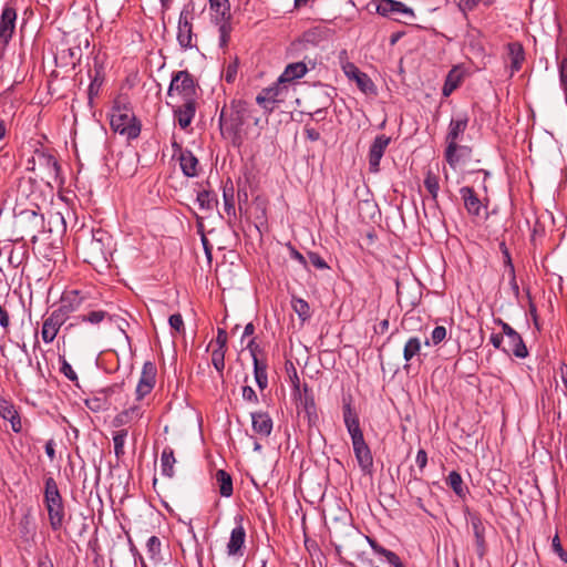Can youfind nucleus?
<instances>
[{
    "label": "nucleus",
    "instance_id": "1",
    "mask_svg": "<svg viewBox=\"0 0 567 567\" xmlns=\"http://www.w3.org/2000/svg\"><path fill=\"white\" fill-rule=\"evenodd\" d=\"M249 117V106L245 101L234 100L224 106L219 115L221 135L228 138L234 147L240 148L246 138L244 125Z\"/></svg>",
    "mask_w": 567,
    "mask_h": 567
},
{
    "label": "nucleus",
    "instance_id": "2",
    "mask_svg": "<svg viewBox=\"0 0 567 567\" xmlns=\"http://www.w3.org/2000/svg\"><path fill=\"white\" fill-rule=\"evenodd\" d=\"M78 252L84 262L94 268L107 267L113 254V238L102 228L92 229L90 237L83 239L78 246Z\"/></svg>",
    "mask_w": 567,
    "mask_h": 567
},
{
    "label": "nucleus",
    "instance_id": "3",
    "mask_svg": "<svg viewBox=\"0 0 567 567\" xmlns=\"http://www.w3.org/2000/svg\"><path fill=\"white\" fill-rule=\"evenodd\" d=\"M110 126L114 133L125 136L128 141L140 136L142 124L136 117L127 96H117L110 112Z\"/></svg>",
    "mask_w": 567,
    "mask_h": 567
},
{
    "label": "nucleus",
    "instance_id": "4",
    "mask_svg": "<svg viewBox=\"0 0 567 567\" xmlns=\"http://www.w3.org/2000/svg\"><path fill=\"white\" fill-rule=\"evenodd\" d=\"M43 503L48 512L51 529L53 532L61 530L65 522L66 511L58 483L52 476H48L44 480Z\"/></svg>",
    "mask_w": 567,
    "mask_h": 567
},
{
    "label": "nucleus",
    "instance_id": "5",
    "mask_svg": "<svg viewBox=\"0 0 567 567\" xmlns=\"http://www.w3.org/2000/svg\"><path fill=\"white\" fill-rule=\"evenodd\" d=\"M195 4L192 0L185 3L179 12L176 40L182 51L198 49L197 34L194 32Z\"/></svg>",
    "mask_w": 567,
    "mask_h": 567
},
{
    "label": "nucleus",
    "instance_id": "6",
    "mask_svg": "<svg viewBox=\"0 0 567 567\" xmlns=\"http://www.w3.org/2000/svg\"><path fill=\"white\" fill-rule=\"evenodd\" d=\"M38 203L31 208L21 209L14 213V226L22 234L21 238L30 237L35 240L44 228V217L39 212Z\"/></svg>",
    "mask_w": 567,
    "mask_h": 567
},
{
    "label": "nucleus",
    "instance_id": "7",
    "mask_svg": "<svg viewBox=\"0 0 567 567\" xmlns=\"http://www.w3.org/2000/svg\"><path fill=\"white\" fill-rule=\"evenodd\" d=\"M464 513L466 520L472 528L476 555L480 559H483L488 550L486 542V523L476 511L466 508Z\"/></svg>",
    "mask_w": 567,
    "mask_h": 567
},
{
    "label": "nucleus",
    "instance_id": "8",
    "mask_svg": "<svg viewBox=\"0 0 567 567\" xmlns=\"http://www.w3.org/2000/svg\"><path fill=\"white\" fill-rule=\"evenodd\" d=\"M196 89L197 84L194 76L187 70H183L173 73L167 94L172 95L176 91L185 101L187 99H195Z\"/></svg>",
    "mask_w": 567,
    "mask_h": 567
},
{
    "label": "nucleus",
    "instance_id": "9",
    "mask_svg": "<svg viewBox=\"0 0 567 567\" xmlns=\"http://www.w3.org/2000/svg\"><path fill=\"white\" fill-rule=\"evenodd\" d=\"M342 416L346 429L351 437V442L357 443L364 440L362 429L360 426L359 414L352 405V399H343L342 401Z\"/></svg>",
    "mask_w": 567,
    "mask_h": 567
},
{
    "label": "nucleus",
    "instance_id": "10",
    "mask_svg": "<svg viewBox=\"0 0 567 567\" xmlns=\"http://www.w3.org/2000/svg\"><path fill=\"white\" fill-rule=\"evenodd\" d=\"M495 323L502 328L503 334L507 337L509 348H503L502 350L507 354L513 353L515 357L520 359L526 358L528 355V350L522 336L501 318L495 319Z\"/></svg>",
    "mask_w": 567,
    "mask_h": 567
},
{
    "label": "nucleus",
    "instance_id": "11",
    "mask_svg": "<svg viewBox=\"0 0 567 567\" xmlns=\"http://www.w3.org/2000/svg\"><path fill=\"white\" fill-rule=\"evenodd\" d=\"M468 115L460 113L456 117H452L449 124L447 134L445 136L449 157H453L455 143H458L468 126Z\"/></svg>",
    "mask_w": 567,
    "mask_h": 567
},
{
    "label": "nucleus",
    "instance_id": "12",
    "mask_svg": "<svg viewBox=\"0 0 567 567\" xmlns=\"http://www.w3.org/2000/svg\"><path fill=\"white\" fill-rule=\"evenodd\" d=\"M342 70L350 81H354L358 89L365 95H377L378 89L371 78L362 72L354 63L346 62Z\"/></svg>",
    "mask_w": 567,
    "mask_h": 567
},
{
    "label": "nucleus",
    "instance_id": "13",
    "mask_svg": "<svg viewBox=\"0 0 567 567\" xmlns=\"http://www.w3.org/2000/svg\"><path fill=\"white\" fill-rule=\"evenodd\" d=\"M17 8L14 1L4 3L0 16V42L9 44L16 31Z\"/></svg>",
    "mask_w": 567,
    "mask_h": 567
},
{
    "label": "nucleus",
    "instance_id": "14",
    "mask_svg": "<svg viewBox=\"0 0 567 567\" xmlns=\"http://www.w3.org/2000/svg\"><path fill=\"white\" fill-rule=\"evenodd\" d=\"M375 4V11L378 14L390 18L393 20H399L400 16H405L410 19L414 18V12L412 8L405 6L401 1L396 0H373Z\"/></svg>",
    "mask_w": 567,
    "mask_h": 567
},
{
    "label": "nucleus",
    "instance_id": "15",
    "mask_svg": "<svg viewBox=\"0 0 567 567\" xmlns=\"http://www.w3.org/2000/svg\"><path fill=\"white\" fill-rule=\"evenodd\" d=\"M157 368L152 361H146L143 364L140 380L135 389L136 400L141 401L148 395L156 384Z\"/></svg>",
    "mask_w": 567,
    "mask_h": 567
},
{
    "label": "nucleus",
    "instance_id": "16",
    "mask_svg": "<svg viewBox=\"0 0 567 567\" xmlns=\"http://www.w3.org/2000/svg\"><path fill=\"white\" fill-rule=\"evenodd\" d=\"M121 388L122 386L120 384L115 383L107 388L95 391L91 396L84 400V404L90 411L94 413L107 411L111 406V394L120 391Z\"/></svg>",
    "mask_w": 567,
    "mask_h": 567
},
{
    "label": "nucleus",
    "instance_id": "17",
    "mask_svg": "<svg viewBox=\"0 0 567 567\" xmlns=\"http://www.w3.org/2000/svg\"><path fill=\"white\" fill-rule=\"evenodd\" d=\"M236 526L230 532V537L227 543L226 549L228 556H243L246 543V529L244 527V516L236 515Z\"/></svg>",
    "mask_w": 567,
    "mask_h": 567
},
{
    "label": "nucleus",
    "instance_id": "18",
    "mask_svg": "<svg viewBox=\"0 0 567 567\" xmlns=\"http://www.w3.org/2000/svg\"><path fill=\"white\" fill-rule=\"evenodd\" d=\"M93 62V71H89V76L91 81L87 87V104L90 105V107L94 106V99L99 96L105 80L103 61L100 59L99 55H95Z\"/></svg>",
    "mask_w": 567,
    "mask_h": 567
},
{
    "label": "nucleus",
    "instance_id": "19",
    "mask_svg": "<svg viewBox=\"0 0 567 567\" xmlns=\"http://www.w3.org/2000/svg\"><path fill=\"white\" fill-rule=\"evenodd\" d=\"M391 137L385 134L377 135L370 145L368 159L369 171L371 173H378L380 171V162L383 157L386 147L391 143Z\"/></svg>",
    "mask_w": 567,
    "mask_h": 567
},
{
    "label": "nucleus",
    "instance_id": "20",
    "mask_svg": "<svg viewBox=\"0 0 567 567\" xmlns=\"http://www.w3.org/2000/svg\"><path fill=\"white\" fill-rule=\"evenodd\" d=\"M83 300L79 290L64 291L60 298L58 308L54 310L68 320L73 312L80 309Z\"/></svg>",
    "mask_w": 567,
    "mask_h": 567
},
{
    "label": "nucleus",
    "instance_id": "21",
    "mask_svg": "<svg viewBox=\"0 0 567 567\" xmlns=\"http://www.w3.org/2000/svg\"><path fill=\"white\" fill-rule=\"evenodd\" d=\"M415 463L417 466V471H415L413 467L410 468V480L408 482V489L410 488L420 492L419 487L422 486L425 489H429V483L422 480V475L424 472V468L427 465V453L424 449H420L416 453Z\"/></svg>",
    "mask_w": 567,
    "mask_h": 567
},
{
    "label": "nucleus",
    "instance_id": "22",
    "mask_svg": "<svg viewBox=\"0 0 567 567\" xmlns=\"http://www.w3.org/2000/svg\"><path fill=\"white\" fill-rule=\"evenodd\" d=\"M35 156L39 165L47 168L49 176L55 182L60 181L62 183V168L53 153L44 147H39L35 148Z\"/></svg>",
    "mask_w": 567,
    "mask_h": 567
},
{
    "label": "nucleus",
    "instance_id": "23",
    "mask_svg": "<svg viewBox=\"0 0 567 567\" xmlns=\"http://www.w3.org/2000/svg\"><path fill=\"white\" fill-rule=\"evenodd\" d=\"M280 85L281 83L277 81L276 84L262 89L256 96V102L265 110V112L271 113L276 109L277 104L282 102L279 97L282 91Z\"/></svg>",
    "mask_w": 567,
    "mask_h": 567
},
{
    "label": "nucleus",
    "instance_id": "24",
    "mask_svg": "<svg viewBox=\"0 0 567 567\" xmlns=\"http://www.w3.org/2000/svg\"><path fill=\"white\" fill-rule=\"evenodd\" d=\"M353 453L361 472L371 475L373 472V455L365 440L353 443Z\"/></svg>",
    "mask_w": 567,
    "mask_h": 567
},
{
    "label": "nucleus",
    "instance_id": "25",
    "mask_svg": "<svg viewBox=\"0 0 567 567\" xmlns=\"http://www.w3.org/2000/svg\"><path fill=\"white\" fill-rule=\"evenodd\" d=\"M251 429L260 439L270 436L274 429V421L267 411H256L250 413Z\"/></svg>",
    "mask_w": 567,
    "mask_h": 567
},
{
    "label": "nucleus",
    "instance_id": "26",
    "mask_svg": "<svg viewBox=\"0 0 567 567\" xmlns=\"http://www.w3.org/2000/svg\"><path fill=\"white\" fill-rule=\"evenodd\" d=\"M197 110L196 99H187L173 110L174 118L182 130H186L193 122Z\"/></svg>",
    "mask_w": 567,
    "mask_h": 567
},
{
    "label": "nucleus",
    "instance_id": "27",
    "mask_svg": "<svg viewBox=\"0 0 567 567\" xmlns=\"http://www.w3.org/2000/svg\"><path fill=\"white\" fill-rule=\"evenodd\" d=\"M66 322V320L61 317L55 310H53L48 318L43 320L41 337L45 343H51L60 328Z\"/></svg>",
    "mask_w": 567,
    "mask_h": 567
},
{
    "label": "nucleus",
    "instance_id": "28",
    "mask_svg": "<svg viewBox=\"0 0 567 567\" xmlns=\"http://www.w3.org/2000/svg\"><path fill=\"white\" fill-rule=\"evenodd\" d=\"M39 188L40 183L35 177L32 176L21 177L17 185L18 194L22 198L31 199L32 205H34V203H37L39 198H42Z\"/></svg>",
    "mask_w": 567,
    "mask_h": 567
},
{
    "label": "nucleus",
    "instance_id": "29",
    "mask_svg": "<svg viewBox=\"0 0 567 567\" xmlns=\"http://www.w3.org/2000/svg\"><path fill=\"white\" fill-rule=\"evenodd\" d=\"M506 51L507 58L509 60V75L513 76L523 68V64L526 60L525 49L520 42L514 41L507 43Z\"/></svg>",
    "mask_w": 567,
    "mask_h": 567
},
{
    "label": "nucleus",
    "instance_id": "30",
    "mask_svg": "<svg viewBox=\"0 0 567 567\" xmlns=\"http://www.w3.org/2000/svg\"><path fill=\"white\" fill-rule=\"evenodd\" d=\"M460 195L464 202L467 214L475 217L480 216L483 205L474 188L463 186L460 188Z\"/></svg>",
    "mask_w": 567,
    "mask_h": 567
},
{
    "label": "nucleus",
    "instance_id": "31",
    "mask_svg": "<svg viewBox=\"0 0 567 567\" xmlns=\"http://www.w3.org/2000/svg\"><path fill=\"white\" fill-rule=\"evenodd\" d=\"M465 78V72L460 65H454L445 76L442 87V95L449 97L456 89H458Z\"/></svg>",
    "mask_w": 567,
    "mask_h": 567
},
{
    "label": "nucleus",
    "instance_id": "32",
    "mask_svg": "<svg viewBox=\"0 0 567 567\" xmlns=\"http://www.w3.org/2000/svg\"><path fill=\"white\" fill-rule=\"evenodd\" d=\"M367 542L375 555L385 559L391 567H405L402 559L394 551L380 545L374 538L367 536Z\"/></svg>",
    "mask_w": 567,
    "mask_h": 567
},
{
    "label": "nucleus",
    "instance_id": "33",
    "mask_svg": "<svg viewBox=\"0 0 567 567\" xmlns=\"http://www.w3.org/2000/svg\"><path fill=\"white\" fill-rule=\"evenodd\" d=\"M17 100L12 94V86L0 94V120L8 121L12 118L17 112Z\"/></svg>",
    "mask_w": 567,
    "mask_h": 567
},
{
    "label": "nucleus",
    "instance_id": "34",
    "mask_svg": "<svg viewBox=\"0 0 567 567\" xmlns=\"http://www.w3.org/2000/svg\"><path fill=\"white\" fill-rule=\"evenodd\" d=\"M254 378L260 391L268 388V357L252 359Z\"/></svg>",
    "mask_w": 567,
    "mask_h": 567
},
{
    "label": "nucleus",
    "instance_id": "35",
    "mask_svg": "<svg viewBox=\"0 0 567 567\" xmlns=\"http://www.w3.org/2000/svg\"><path fill=\"white\" fill-rule=\"evenodd\" d=\"M308 71L305 62H295L286 66L281 75L278 78V82L284 84L301 79Z\"/></svg>",
    "mask_w": 567,
    "mask_h": 567
},
{
    "label": "nucleus",
    "instance_id": "36",
    "mask_svg": "<svg viewBox=\"0 0 567 567\" xmlns=\"http://www.w3.org/2000/svg\"><path fill=\"white\" fill-rule=\"evenodd\" d=\"M209 9L213 22L231 20L229 0H209Z\"/></svg>",
    "mask_w": 567,
    "mask_h": 567
},
{
    "label": "nucleus",
    "instance_id": "37",
    "mask_svg": "<svg viewBox=\"0 0 567 567\" xmlns=\"http://www.w3.org/2000/svg\"><path fill=\"white\" fill-rule=\"evenodd\" d=\"M179 166L183 174L187 177H195L198 175V159L194 153L189 150L183 152L178 156Z\"/></svg>",
    "mask_w": 567,
    "mask_h": 567
},
{
    "label": "nucleus",
    "instance_id": "38",
    "mask_svg": "<svg viewBox=\"0 0 567 567\" xmlns=\"http://www.w3.org/2000/svg\"><path fill=\"white\" fill-rule=\"evenodd\" d=\"M422 341L419 337H410L403 348V359L405 361L404 368L406 369L413 359L421 355Z\"/></svg>",
    "mask_w": 567,
    "mask_h": 567
},
{
    "label": "nucleus",
    "instance_id": "39",
    "mask_svg": "<svg viewBox=\"0 0 567 567\" xmlns=\"http://www.w3.org/2000/svg\"><path fill=\"white\" fill-rule=\"evenodd\" d=\"M218 492L223 497H230L234 493L233 478L225 470H218L215 474Z\"/></svg>",
    "mask_w": 567,
    "mask_h": 567
},
{
    "label": "nucleus",
    "instance_id": "40",
    "mask_svg": "<svg viewBox=\"0 0 567 567\" xmlns=\"http://www.w3.org/2000/svg\"><path fill=\"white\" fill-rule=\"evenodd\" d=\"M255 226L258 230L267 226V200L257 196L252 200Z\"/></svg>",
    "mask_w": 567,
    "mask_h": 567
},
{
    "label": "nucleus",
    "instance_id": "41",
    "mask_svg": "<svg viewBox=\"0 0 567 567\" xmlns=\"http://www.w3.org/2000/svg\"><path fill=\"white\" fill-rule=\"evenodd\" d=\"M472 155V147L467 145H460L455 143V151L453 157H449L447 147L444 151V158L449 163L452 168H456V166Z\"/></svg>",
    "mask_w": 567,
    "mask_h": 567
},
{
    "label": "nucleus",
    "instance_id": "42",
    "mask_svg": "<svg viewBox=\"0 0 567 567\" xmlns=\"http://www.w3.org/2000/svg\"><path fill=\"white\" fill-rule=\"evenodd\" d=\"M298 405L302 408V412L305 413V417H307L309 426L317 425L319 415L315 398L301 399V401H298Z\"/></svg>",
    "mask_w": 567,
    "mask_h": 567
},
{
    "label": "nucleus",
    "instance_id": "43",
    "mask_svg": "<svg viewBox=\"0 0 567 567\" xmlns=\"http://www.w3.org/2000/svg\"><path fill=\"white\" fill-rule=\"evenodd\" d=\"M446 484L460 497L465 498L468 494V487L464 485L463 478L457 471H452L446 477Z\"/></svg>",
    "mask_w": 567,
    "mask_h": 567
},
{
    "label": "nucleus",
    "instance_id": "44",
    "mask_svg": "<svg viewBox=\"0 0 567 567\" xmlns=\"http://www.w3.org/2000/svg\"><path fill=\"white\" fill-rule=\"evenodd\" d=\"M234 193H235L234 184H233L231 179L228 178L223 187V199H224V209L229 217L236 216Z\"/></svg>",
    "mask_w": 567,
    "mask_h": 567
},
{
    "label": "nucleus",
    "instance_id": "45",
    "mask_svg": "<svg viewBox=\"0 0 567 567\" xmlns=\"http://www.w3.org/2000/svg\"><path fill=\"white\" fill-rule=\"evenodd\" d=\"M176 460L174 456V450L169 446H166L161 455V472L162 475L166 477L174 476V464Z\"/></svg>",
    "mask_w": 567,
    "mask_h": 567
},
{
    "label": "nucleus",
    "instance_id": "46",
    "mask_svg": "<svg viewBox=\"0 0 567 567\" xmlns=\"http://www.w3.org/2000/svg\"><path fill=\"white\" fill-rule=\"evenodd\" d=\"M424 187L431 196L432 202L437 206L439 204V190H440V178L432 171H427L424 177Z\"/></svg>",
    "mask_w": 567,
    "mask_h": 567
},
{
    "label": "nucleus",
    "instance_id": "47",
    "mask_svg": "<svg viewBox=\"0 0 567 567\" xmlns=\"http://www.w3.org/2000/svg\"><path fill=\"white\" fill-rule=\"evenodd\" d=\"M285 370L288 375V382L291 386V395L292 398L300 396V378L298 371L291 360H287L285 362Z\"/></svg>",
    "mask_w": 567,
    "mask_h": 567
},
{
    "label": "nucleus",
    "instance_id": "48",
    "mask_svg": "<svg viewBox=\"0 0 567 567\" xmlns=\"http://www.w3.org/2000/svg\"><path fill=\"white\" fill-rule=\"evenodd\" d=\"M196 202L200 209L213 210L217 204V195L213 190H200L197 193Z\"/></svg>",
    "mask_w": 567,
    "mask_h": 567
},
{
    "label": "nucleus",
    "instance_id": "49",
    "mask_svg": "<svg viewBox=\"0 0 567 567\" xmlns=\"http://www.w3.org/2000/svg\"><path fill=\"white\" fill-rule=\"evenodd\" d=\"M146 550L150 559L157 564L163 560L162 542L157 536H151L146 542Z\"/></svg>",
    "mask_w": 567,
    "mask_h": 567
},
{
    "label": "nucleus",
    "instance_id": "50",
    "mask_svg": "<svg viewBox=\"0 0 567 567\" xmlns=\"http://www.w3.org/2000/svg\"><path fill=\"white\" fill-rule=\"evenodd\" d=\"M218 27V45L220 49L226 50L230 41V33L233 31L231 20L214 22Z\"/></svg>",
    "mask_w": 567,
    "mask_h": 567
},
{
    "label": "nucleus",
    "instance_id": "51",
    "mask_svg": "<svg viewBox=\"0 0 567 567\" xmlns=\"http://www.w3.org/2000/svg\"><path fill=\"white\" fill-rule=\"evenodd\" d=\"M495 3V0H458V10L466 17L470 12L477 9L480 6L489 8Z\"/></svg>",
    "mask_w": 567,
    "mask_h": 567
},
{
    "label": "nucleus",
    "instance_id": "52",
    "mask_svg": "<svg viewBox=\"0 0 567 567\" xmlns=\"http://www.w3.org/2000/svg\"><path fill=\"white\" fill-rule=\"evenodd\" d=\"M105 319L112 321V317L109 315V312L104 310H92L86 315H81L76 317V320L79 322H86L93 326L100 324Z\"/></svg>",
    "mask_w": 567,
    "mask_h": 567
},
{
    "label": "nucleus",
    "instance_id": "53",
    "mask_svg": "<svg viewBox=\"0 0 567 567\" xmlns=\"http://www.w3.org/2000/svg\"><path fill=\"white\" fill-rule=\"evenodd\" d=\"M291 307L302 322L311 318L310 306L305 299L292 297Z\"/></svg>",
    "mask_w": 567,
    "mask_h": 567
},
{
    "label": "nucleus",
    "instance_id": "54",
    "mask_svg": "<svg viewBox=\"0 0 567 567\" xmlns=\"http://www.w3.org/2000/svg\"><path fill=\"white\" fill-rule=\"evenodd\" d=\"M126 436H127V430H124V429L116 431L113 434L114 454L117 460H121L125 454L124 445H125Z\"/></svg>",
    "mask_w": 567,
    "mask_h": 567
},
{
    "label": "nucleus",
    "instance_id": "55",
    "mask_svg": "<svg viewBox=\"0 0 567 567\" xmlns=\"http://www.w3.org/2000/svg\"><path fill=\"white\" fill-rule=\"evenodd\" d=\"M60 361V372L75 385H79V378L72 365L66 361V359L62 355L59 357Z\"/></svg>",
    "mask_w": 567,
    "mask_h": 567
},
{
    "label": "nucleus",
    "instance_id": "56",
    "mask_svg": "<svg viewBox=\"0 0 567 567\" xmlns=\"http://www.w3.org/2000/svg\"><path fill=\"white\" fill-rule=\"evenodd\" d=\"M559 84L567 102V54L558 61Z\"/></svg>",
    "mask_w": 567,
    "mask_h": 567
},
{
    "label": "nucleus",
    "instance_id": "57",
    "mask_svg": "<svg viewBox=\"0 0 567 567\" xmlns=\"http://www.w3.org/2000/svg\"><path fill=\"white\" fill-rule=\"evenodd\" d=\"M225 353L226 350L220 349H214L212 352V364L214 365V368L216 369L220 377H223L225 369Z\"/></svg>",
    "mask_w": 567,
    "mask_h": 567
},
{
    "label": "nucleus",
    "instance_id": "58",
    "mask_svg": "<svg viewBox=\"0 0 567 567\" xmlns=\"http://www.w3.org/2000/svg\"><path fill=\"white\" fill-rule=\"evenodd\" d=\"M239 68V60L237 56L234 58L231 62L228 63V65L225 69L224 79L227 83H234L237 76Z\"/></svg>",
    "mask_w": 567,
    "mask_h": 567
},
{
    "label": "nucleus",
    "instance_id": "59",
    "mask_svg": "<svg viewBox=\"0 0 567 567\" xmlns=\"http://www.w3.org/2000/svg\"><path fill=\"white\" fill-rule=\"evenodd\" d=\"M246 348L249 351L251 359L261 358V357L267 355V352H266L265 348L261 347L259 343H257L255 337H252L248 341Z\"/></svg>",
    "mask_w": 567,
    "mask_h": 567
},
{
    "label": "nucleus",
    "instance_id": "60",
    "mask_svg": "<svg viewBox=\"0 0 567 567\" xmlns=\"http://www.w3.org/2000/svg\"><path fill=\"white\" fill-rule=\"evenodd\" d=\"M309 262L316 268L320 270L330 269L327 261L316 251H309L308 252V259Z\"/></svg>",
    "mask_w": 567,
    "mask_h": 567
},
{
    "label": "nucleus",
    "instance_id": "61",
    "mask_svg": "<svg viewBox=\"0 0 567 567\" xmlns=\"http://www.w3.org/2000/svg\"><path fill=\"white\" fill-rule=\"evenodd\" d=\"M551 549L563 563H567V551L564 549L558 534H556L551 539Z\"/></svg>",
    "mask_w": 567,
    "mask_h": 567
},
{
    "label": "nucleus",
    "instance_id": "62",
    "mask_svg": "<svg viewBox=\"0 0 567 567\" xmlns=\"http://www.w3.org/2000/svg\"><path fill=\"white\" fill-rule=\"evenodd\" d=\"M4 420L10 422L11 430L14 433H20L22 431L21 417L17 409L13 412H11Z\"/></svg>",
    "mask_w": 567,
    "mask_h": 567
},
{
    "label": "nucleus",
    "instance_id": "63",
    "mask_svg": "<svg viewBox=\"0 0 567 567\" xmlns=\"http://www.w3.org/2000/svg\"><path fill=\"white\" fill-rule=\"evenodd\" d=\"M4 420L10 422L11 430L14 433H20L22 431L21 417L17 409L13 412H11Z\"/></svg>",
    "mask_w": 567,
    "mask_h": 567
},
{
    "label": "nucleus",
    "instance_id": "64",
    "mask_svg": "<svg viewBox=\"0 0 567 567\" xmlns=\"http://www.w3.org/2000/svg\"><path fill=\"white\" fill-rule=\"evenodd\" d=\"M243 400L249 403L257 404L259 402L256 391L250 385H244L241 389Z\"/></svg>",
    "mask_w": 567,
    "mask_h": 567
}]
</instances>
